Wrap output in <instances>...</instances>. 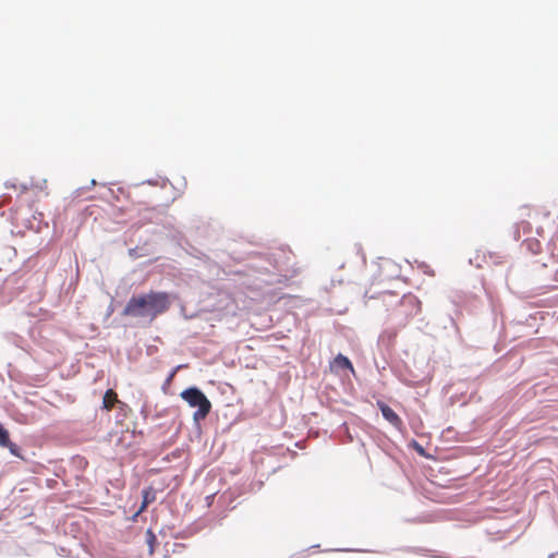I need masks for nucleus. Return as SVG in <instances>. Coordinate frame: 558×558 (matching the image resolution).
<instances>
[{
  "mask_svg": "<svg viewBox=\"0 0 558 558\" xmlns=\"http://www.w3.org/2000/svg\"><path fill=\"white\" fill-rule=\"evenodd\" d=\"M8 448L10 449L11 453H13V454L17 456V452H16V445H15V444H13V442H11V441H10V446H9Z\"/></svg>",
  "mask_w": 558,
  "mask_h": 558,
  "instance_id": "nucleus-11",
  "label": "nucleus"
},
{
  "mask_svg": "<svg viewBox=\"0 0 558 558\" xmlns=\"http://www.w3.org/2000/svg\"><path fill=\"white\" fill-rule=\"evenodd\" d=\"M400 303L402 305H405V304H409L411 305L412 307H414L415 310V314H417L420 311H421V305H420V302L415 299V298H403Z\"/></svg>",
  "mask_w": 558,
  "mask_h": 558,
  "instance_id": "nucleus-8",
  "label": "nucleus"
},
{
  "mask_svg": "<svg viewBox=\"0 0 558 558\" xmlns=\"http://www.w3.org/2000/svg\"><path fill=\"white\" fill-rule=\"evenodd\" d=\"M377 407L379 408L385 420H387L396 428L401 429V427L403 426V422L400 418V416L389 405H387L383 401H377Z\"/></svg>",
  "mask_w": 558,
  "mask_h": 558,
  "instance_id": "nucleus-3",
  "label": "nucleus"
},
{
  "mask_svg": "<svg viewBox=\"0 0 558 558\" xmlns=\"http://www.w3.org/2000/svg\"><path fill=\"white\" fill-rule=\"evenodd\" d=\"M333 365H336L337 367H340V368H347V369L353 371L352 363L350 362V360L347 356H344L342 354H338L335 357Z\"/></svg>",
  "mask_w": 558,
  "mask_h": 558,
  "instance_id": "nucleus-5",
  "label": "nucleus"
},
{
  "mask_svg": "<svg viewBox=\"0 0 558 558\" xmlns=\"http://www.w3.org/2000/svg\"><path fill=\"white\" fill-rule=\"evenodd\" d=\"M154 499H155V493L153 492V489L151 488L145 489L143 492V504L141 506L140 511L145 510V508L148 506V504H150Z\"/></svg>",
  "mask_w": 558,
  "mask_h": 558,
  "instance_id": "nucleus-6",
  "label": "nucleus"
},
{
  "mask_svg": "<svg viewBox=\"0 0 558 558\" xmlns=\"http://www.w3.org/2000/svg\"><path fill=\"white\" fill-rule=\"evenodd\" d=\"M145 536H146V543L148 545V551L151 555L154 553V547L157 542V537L151 530H147L145 533Z\"/></svg>",
  "mask_w": 558,
  "mask_h": 558,
  "instance_id": "nucleus-7",
  "label": "nucleus"
},
{
  "mask_svg": "<svg viewBox=\"0 0 558 558\" xmlns=\"http://www.w3.org/2000/svg\"><path fill=\"white\" fill-rule=\"evenodd\" d=\"M170 304V296L167 292L150 291L132 296L128 301L122 315L149 318L151 322L157 316L167 312Z\"/></svg>",
  "mask_w": 558,
  "mask_h": 558,
  "instance_id": "nucleus-1",
  "label": "nucleus"
},
{
  "mask_svg": "<svg viewBox=\"0 0 558 558\" xmlns=\"http://www.w3.org/2000/svg\"><path fill=\"white\" fill-rule=\"evenodd\" d=\"M0 446L9 447L10 446V435L9 432L0 424Z\"/></svg>",
  "mask_w": 558,
  "mask_h": 558,
  "instance_id": "nucleus-9",
  "label": "nucleus"
},
{
  "mask_svg": "<svg viewBox=\"0 0 558 558\" xmlns=\"http://www.w3.org/2000/svg\"><path fill=\"white\" fill-rule=\"evenodd\" d=\"M116 403H120L117 392L113 389H108L102 398V409L111 411Z\"/></svg>",
  "mask_w": 558,
  "mask_h": 558,
  "instance_id": "nucleus-4",
  "label": "nucleus"
},
{
  "mask_svg": "<svg viewBox=\"0 0 558 558\" xmlns=\"http://www.w3.org/2000/svg\"><path fill=\"white\" fill-rule=\"evenodd\" d=\"M181 398L192 408H198L193 417L195 421L204 420L210 412L211 403L207 397L196 387H191L181 392Z\"/></svg>",
  "mask_w": 558,
  "mask_h": 558,
  "instance_id": "nucleus-2",
  "label": "nucleus"
},
{
  "mask_svg": "<svg viewBox=\"0 0 558 558\" xmlns=\"http://www.w3.org/2000/svg\"><path fill=\"white\" fill-rule=\"evenodd\" d=\"M178 368H179V367H177L175 369H173V371L170 373V375L168 376V378H167V380H166V384H170V383L172 381L173 377L175 376V373H177V369H178Z\"/></svg>",
  "mask_w": 558,
  "mask_h": 558,
  "instance_id": "nucleus-10",
  "label": "nucleus"
}]
</instances>
